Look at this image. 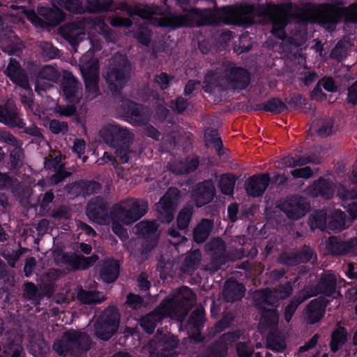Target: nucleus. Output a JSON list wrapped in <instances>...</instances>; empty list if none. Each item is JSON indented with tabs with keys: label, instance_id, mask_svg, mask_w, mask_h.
Masks as SVG:
<instances>
[{
	"label": "nucleus",
	"instance_id": "1",
	"mask_svg": "<svg viewBox=\"0 0 357 357\" xmlns=\"http://www.w3.org/2000/svg\"><path fill=\"white\" fill-rule=\"evenodd\" d=\"M118 9L130 17L138 16L153 20L160 27L177 29L181 27H200L223 23L226 25H252L255 17L273 20L281 11V6L270 2L264 3H241L213 8H192L185 14L169 13L164 15L162 7L155 5L132 6L126 1L119 3Z\"/></svg>",
	"mask_w": 357,
	"mask_h": 357
},
{
	"label": "nucleus",
	"instance_id": "2",
	"mask_svg": "<svg viewBox=\"0 0 357 357\" xmlns=\"http://www.w3.org/2000/svg\"><path fill=\"white\" fill-rule=\"evenodd\" d=\"M341 2L323 3L314 8L315 22L329 31L335 29L342 19L346 24H357V2L340 6Z\"/></svg>",
	"mask_w": 357,
	"mask_h": 357
},
{
	"label": "nucleus",
	"instance_id": "3",
	"mask_svg": "<svg viewBox=\"0 0 357 357\" xmlns=\"http://www.w3.org/2000/svg\"><path fill=\"white\" fill-rule=\"evenodd\" d=\"M100 136L105 144L115 149V153L122 163L129 161L133 134L126 127L112 123L100 130Z\"/></svg>",
	"mask_w": 357,
	"mask_h": 357
},
{
	"label": "nucleus",
	"instance_id": "4",
	"mask_svg": "<svg viewBox=\"0 0 357 357\" xmlns=\"http://www.w3.org/2000/svg\"><path fill=\"white\" fill-rule=\"evenodd\" d=\"M131 63L126 55L116 54L107 68L104 78L116 100L122 98V91L130 79Z\"/></svg>",
	"mask_w": 357,
	"mask_h": 357
},
{
	"label": "nucleus",
	"instance_id": "5",
	"mask_svg": "<svg viewBox=\"0 0 357 357\" xmlns=\"http://www.w3.org/2000/svg\"><path fill=\"white\" fill-rule=\"evenodd\" d=\"M184 309L183 300L175 296H167L152 312L140 319L139 325L147 334H153L159 323L165 319L176 317Z\"/></svg>",
	"mask_w": 357,
	"mask_h": 357
},
{
	"label": "nucleus",
	"instance_id": "6",
	"mask_svg": "<svg viewBox=\"0 0 357 357\" xmlns=\"http://www.w3.org/2000/svg\"><path fill=\"white\" fill-rule=\"evenodd\" d=\"M92 340L85 332L78 330H68L53 344V349L62 357H79L91 348Z\"/></svg>",
	"mask_w": 357,
	"mask_h": 357
},
{
	"label": "nucleus",
	"instance_id": "7",
	"mask_svg": "<svg viewBox=\"0 0 357 357\" xmlns=\"http://www.w3.org/2000/svg\"><path fill=\"white\" fill-rule=\"evenodd\" d=\"M147 201L134 199L127 202L126 206H119L112 211V216L124 225L132 224L142 218L148 211Z\"/></svg>",
	"mask_w": 357,
	"mask_h": 357
},
{
	"label": "nucleus",
	"instance_id": "8",
	"mask_svg": "<svg viewBox=\"0 0 357 357\" xmlns=\"http://www.w3.org/2000/svg\"><path fill=\"white\" fill-rule=\"evenodd\" d=\"M120 314L115 307L105 309L95 324L96 336L102 340H109L118 331Z\"/></svg>",
	"mask_w": 357,
	"mask_h": 357
},
{
	"label": "nucleus",
	"instance_id": "9",
	"mask_svg": "<svg viewBox=\"0 0 357 357\" xmlns=\"http://www.w3.org/2000/svg\"><path fill=\"white\" fill-rule=\"evenodd\" d=\"M116 100L120 103L121 112L131 125L139 126L148 124L149 114L144 105L126 98L123 96Z\"/></svg>",
	"mask_w": 357,
	"mask_h": 357
},
{
	"label": "nucleus",
	"instance_id": "10",
	"mask_svg": "<svg viewBox=\"0 0 357 357\" xmlns=\"http://www.w3.org/2000/svg\"><path fill=\"white\" fill-rule=\"evenodd\" d=\"M303 289L309 298L317 295L325 298L331 297L336 292V275L331 272H324L316 284L305 286Z\"/></svg>",
	"mask_w": 357,
	"mask_h": 357
},
{
	"label": "nucleus",
	"instance_id": "11",
	"mask_svg": "<svg viewBox=\"0 0 357 357\" xmlns=\"http://www.w3.org/2000/svg\"><path fill=\"white\" fill-rule=\"evenodd\" d=\"M88 218L93 222L105 225L110 222L112 214H109V204L101 196L91 199L86 208Z\"/></svg>",
	"mask_w": 357,
	"mask_h": 357
},
{
	"label": "nucleus",
	"instance_id": "12",
	"mask_svg": "<svg viewBox=\"0 0 357 357\" xmlns=\"http://www.w3.org/2000/svg\"><path fill=\"white\" fill-rule=\"evenodd\" d=\"M279 208L289 218L298 220L309 211L310 203L306 198L294 195L283 200Z\"/></svg>",
	"mask_w": 357,
	"mask_h": 357
},
{
	"label": "nucleus",
	"instance_id": "13",
	"mask_svg": "<svg viewBox=\"0 0 357 357\" xmlns=\"http://www.w3.org/2000/svg\"><path fill=\"white\" fill-rule=\"evenodd\" d=\"M0 123L10 128H24V132L33 137L42 135L40 128L36 126L25 128L26 123L15 108L0 105Z\"/></svg>",
	"mask_w": 357,
	"mask_h": 357
},
{
	"label": "nucleus",
	"instance_id": "14",
	"mask_svg": "<svg viewBox=\"0 0 357 357\" xmlns=\"http://www.w3.org/2000/svg\"><path fill=\"white\" fill-rule=\"evenodd\" d=\"M177 188H169L160 198L158 204L159 218L161 222L169 223L174 217L175 205L179 198Z\"/></svg>",
	"mask_w": 357,
	"mask_h": 357
},
{
	"label": "nucleus",
	"instance_id": "15",
	"mask_svg": "<svg viewBox=\"0 0 357 357\" xmlns=\"http://www.w3.org/2000/svg\"><path fill=\"white\" fill-rule=\"evenodd\" d=\"M215 195L216 190L212 179L197 183L192 191V198L198 208L211 203Z\"/></svg>",
	"mask_w": 357,
	"mask_h": 357
},
{
	"label": "nucleus",
	"instance_id": "16",
	"mask_svg": "<svg viewBox=\"0 0 357 357\" xmlns=\"http://www.w3.org/2000/svg\"><path fill=\"white\" fill-rule=\"evenodd\" d=\"M61 87L64 97L70 104H78L82 97V86L72 73L63 75Z\"/></svg>",
	"mask_w": 357,
	"mask_h": 357
},
{
	"label": "nucleus",
	"instance_id": "17",
	"mask_svg": "<svg viewBox=\"0 0 357 357\" xmlns=\"http://www.w3.org/2000/svg\"><path fill=\"white\" fill-rule=\"evenodd\" d=\"M225 77L229 86L237 90L245 89L250 82L249 71L243 67H231L225 69Z\"/></svg>",
	"mask_w": 357,
	"mask_h": 357
},
{
	"label": "nucleus",
	"instance_id": "18",
	"mask_svg": "<svg viewBox=\"0 0 357 357\" xmlns=\"http://www.w3.org/2000/svg\"><path fill=\"white\" fill-rule=\"evenodd\" d=\"M330 300L324 296H319L312 300L305 308L307 321L310 324L319 322L324 316L326 308Z\"/></svg>",
	"mask_w": 357,
	"mask_h": 357
},
{
	"label": "nucleus",
	"instance_id": "19",
	"mask_svg": "<svg viewBox=\"0 0 357 357\" xmlns=\"http://www.w3.org/2000/svg\"><path fill=\"white\" fill-rule=\"evenodd\" d=\"M271 183L268 174H255L250 176L245 183V190L248 195L252 197L263 195Z\"/></svg>",
	"mask_w": 357,
	"mask_h": 357
},
{
	"label": "nucleus",
	"instance_id": "20",
	"mask_svg": "<svg viewBox=\"0 0 357 357\" xmlns=\"http://www.w3.org/2000/svg\"><path fill=\"white\" fill-rule=\"evenodd\" d=\"M59 33L70 45H77L84 35V24L80 21L67 22L59 28Z\"/></svg>",
	"mask_w": 357,
	"mask_h": 357
},
{
	"label": "nucleus",
	"instance_id": "21",
	"mask_svg": "<svg viewBox=\"0 0 357 357\" xmlns=\"http://www.w3.org/2000/svg\"><path fill=\"white\" fill-rule=\"evenodd\" d=\"M310 190L314 197H321L326 199H331L335 193L334 184L329 178L320 176L314 181Z\"/></svg>",
	"mask_w": 357,
	"mask_h": 357
},
{
	"label": "nucleus",
	"instance_id": "22",
	"mask_svg": "<svg viewBox=\"0 0 357 357\" xmlns=\"http://www.w3.org/2000/svg\"><path fill=\"white\" fill-rule=\"evenodd\" d=\"M98 257L93 255L86 257L79 255H69L68 253H63L62 260L66 265L70 266L73 270H84L91 267L96 261Z\"/></svg>",
	"mask_w": 357,
	"mask_h": 357
},
{
	"label": "nucleus",
	"instance_id": "23",
	"mask_svg": "<svg viewBox=\"0 0 357 357\" xmlns=\"http://www.w3.org/2000/svg\"><path fill=\"white\" fill-rule=\"evenodd\" d=\"M245 286L236 279H229L226 281L222 294L225 300L228 303H233L241 300L245 294Z\"/></svg>",
	"mask_w": 357,
	"mask_h": 357
},
{
	"label": "nucleus",
	"instance_id": "24",
	"mask_svg": "<svg viewBox=\"0 0 357 357\" xmlns=\"http://www.w3.org/2000/svg\"><path fill=\"white\" fill-rule=\"evenodd\" d=\"M59 77V73L56 69L50 65L44 66L39 71L37 75V79L35 85V90L39 93L40 91H45L47 84L43 80L56 82Z\"/></svg>",
	"mask_w": 357,
	"mask_h": 357
},
{
	"label": "nucleus",
	"instance_id": "25",
	"mask_svg": "<svg viewBox=\"0 0 357 357\" xmlns=\"http://www.w3.org/2000/svg\"><path fill=\"white\" fill-rule=\"evenodd\" d=\"M120 265L116 259H107L103 261L100 268V276L103 282L112 283L119 275Z\"/></svg>",
	"mask_w": 357,
	"mask_h": 357
},
{
	"label": "nucleus",
	"instance_id": "26",
	"mask_svg": "<svg viewBox=\"0 0 357 357\" xmlns=\"http://www.w3.org/2000/svg\"><path fill=\"white\" fill-rule=\"evenodd\" d=\"M5 72L9 79L17 85L23 86L27 82V77L24 70L15 59H10Z\"/></svg>",
	"mask_w": 357,
	"mask_h": 357
},
{
	"label": "nucleus",
	"instance_id": "27",
	"mask_svg": "<svg viewBox=\"0 0 357 357\" xmlns=\"http://www.w3.org/2000/svg\"><path fill=\"white\" fill-rule=\"evenodd\" d=\"M178 340L176 337H165L158 345V357H176L178 355Z\"/></svg>",
	"mask_w": 357,
	"mask_h": 357
},
{
	"label": "nucleus",
	"instance_id": "28",
	"mask_svg": "<svg viewBox=\"0 0 357 357\" xmlns=\"http://www.w3.org/2000/svg\"><path fill=\"white\" fill-rule=\"evenodd\" d=\"M337 195L342 201H351L348 204L347 212L352 219H357V189L349 190L342 187L338 190Z\"/></svg>",
	"mask_w": 357,
	"mask_h": 357
},
{
	"label": "nucleus",
	"instance_id": "29",
	"mask_svg": "<svg viewBox=\"0 0 357 357\" xmlns=\"http://www.w3.org/2000/svg\"><path fill=\"white\" fill-rule=\"evenodd\" d=\"M257 309L261 314V324L268 328H273L278 326L279 312L277 307L268 308L259 305Z\"/></svg>",
	"mask_w": 357,
	"mask_h": 357
},
{
	"label": "nucleus",
	"instance_id": "30",
	"mask_svg": "<svg viewBox=\"0 0 357 357\" xmlns=\"http://www.w3.org/2000/svg\"><path fill=\"white\" fill-rule=\"evenodd\" d=\"M308 298L303 289L291 298L284 310V318L287 323L291 321L298 306Z\"/></svg>",
	"mask_w": 357,
	"mask_h": 357
},
{
	"label": "nucleus",
	"instance_id": "31",
	"mask_svg": "<svg viewBox=\"0 0 357 357\" xmlns=\"http://www.w3.org/2000/svg\"><path fill=\"white\" fill-rule=\"evenodd\" d=\"M348 332L344 326H337L331 333L330 349L333 353L338 351L347 342Z\"/></svg>",
	"mask_w": 357,
	"mask_h": 357
},
{
	"label": "nucleus",
	"instance_id": "32",
	"mask_svg": "<svg viewBox=\"0 0 357 357\" xmlns=\"http://www.w3.org/2000/svg\"><path fill=\"white\" fill-rule=\"evenodd\" d=\"M349 245L335 236H330L326 242V249L333 256H341L349 254Z\"/></svg>",
	"mask_w": 357,
	"mask_h": 357
},
{
	"label": "nucleus",
	"instance_id": "33",
	"mask_svg": "<svg viewBox=\"0 0 357 357\" xmlns=\"http://www.w3.org/2000/svg\"><path fill=\"white\" fill-rule=\"evenodd\" d=\"M83 80L85 84L86 90L91 93L98 92V73L97 69L90 66L85 70H82Z\"/></svg>",
	"mask_w": 357,
	"mask_h": 357
},
{
	"label": "nucleus",
	"instance_id": "34",
	"mask_svg": "<svg viewBox=\"0 0 357 357\" xmlns=\"http://www.w3.org/2000/svg\"><path fill=\"white\" fill-rule=\"evenodd\" d=\"M213 227V221L204 218L193 231V240L197 243H204L208 237Z\"/></svg>",
	"mask_w": 357,
	"mask_h": 357
},
{
	"label": "nucleus",
	"instance_id": "35",
	"mask_svg": "<svg viewBox=\"0 0 357 357\" xmlns=\"http://www.w3.org/2000/svg\"><path fill=\"white\" fill-rule=\"evenodd\" d=\"M347 215L340 209L335 210L328 220V228L334 231H341L347 228Z\"/></svg>",
	"mask_w": 357,
	"mask_h": 357
},
{
	"label": "nucleus",
	"instance_id": "36",
	"mask_svg": "<svg viewBox=\"0 0 357 357\" xmlns=\"http://www.w3.org/2000/svg\"><path fill=\"white\" fill-rule=\"evenodd\" d=\"M201 253L199 250H193L187 254L181 265V271L192 274L199 266Z\"/></svg>",
	"mask_w": 357,
	"mask_h": 357
},
{
	"label": "nucleus",
	"instance_id": "37",
	"mask_svg": "<svg viewBox=\"0 0 357 357\" xmlns=\"http://www.w3.org/2000/svg\"><path fill=\"white\" fill-rule=\"evenodd\" d=\"M77 300L82 304H99L105 300V296L100 291H93L81 289L77 294Z\"/></svg>",
	"mask_w": 357,
	"mask_h": 357
},
{
	"label": "nucleus",
	"instance_id": "38",
	"mask_svg": "<svg viewBox=\"0 0 357 357\" xmlns=\"http://www.w3.org/2000/svg\"><path fill=\"white\" fill-rule=\"evenodd\" d=\"M9 8L16 10L18 14H23L26 18L36 27H44L45 22L42 20L33 9H27L24 6L10 4Z\"/></svg>",
	"mask_w": 357,
	"mask_h": 357
},
{
	"label": "nucleus",
	"instance_id": "39",
	"mask_svg": "<svg viewBox=\"0 0 357 357\" xmlns=\"http://www.w3.org/2000/svg\"><path fill=\"white\" fill-rule=\"evenodd\" d=\"M204 139L207 143L213 145L218 155H224V146L217 129L207 128L204 131Z\"/></svg>",
	"mask_w": 357,
	"mask_h": 357
},
{
	"label": "nucleus",
	"instance_id": "40",
	"mask_svg": "<svg viewBox=\"0 0 357 357\" xmlns=\"http://www.w3.org/2000/svg\"><path fill=\"white\" fill-rule=\"evenodd\" d=\"M255 301L257 307H259V305L277 307L279 303V298L275 292H273L269 288H265L259 291V297Z\"/></svg>",
	"mask_w": 357,
	"mask_h": 357
},
{
	"label": "nucleus",
	"instance_id": "41",
	"mask_svg": "<svg viewBox=\"0 0 357 357\" xmlns=\"http://www.w3.org/2000/svg\"><path fill=\"white\" fill-rule=\"evenodd\" d=\"M39 14L47 21V24L56 26L64 20V14L59 9H53L50 7L40 8Z\"/></svg>",
	"mask_w": 357,
	"mask_h": 357
},
{
	"label": "nucleus",
	"instance_id": "42",
	"mask_svg": "<svg viewBox=\"0 0 357 357\" xmlns=\"http://www.w3.org/2000/svg\"><path fill=\"white\" fill-rule=\"evenodd\" d=\"M158 225L155 221L144 220L135 226L136 234L142 237L159 236Z\"/></svg>",
	"mask_w": 357,
	"mask_h": 357
},
{
	"label": "nucleus",
	"instance_id": "43",
	"mask_svg": "<svg viewBox=\"0 0 357 357\" xmlns=\"http://www.w3.org/2000/svg\"><path fill=\"white\" fill-rule=\"evenodd\" d=\"M236 181V177L233 174H224L218 181V188L222 194L231 195L234 193Z\"/></svg>",
	"mask_w": 357,
	"mask_h": 357
},
{
	"label": "nucleus",
	"instance_id": "44",
	"mask_svg": "<svg viewBox=\"0 0 357 357\" xmlns=\"http://www.w3.org/2000/svg\"><path fill=\"white\" fill-rule=\"evenodd\" d=\"M24 296L33 303H39L43 298V294L40 291L37 286L31 282H26L23 285Z\"/></svg>",
	"mask_w": 357,
	"mask_h": 357
},
{
	"label": "nucleus",
	"instance_id": "45",
	"mask_svg": "<svg viewBox=\"0 0 357 357\" xmlns=\"http://www.w3.org/2000/svg\"><path fill=\"white\" fill-rule=\"evenodd\" d=\"M286 109H287V105L278 97L268 99L264 106V111L275 114H280Z\"/></svg>",
	"mask_w": 357,
	"mask_h": 357
},
{
	"label": "nucleus",
	"instance_id": "46",
	"mask_svg": "<svg viewBox=\"0 0 357 357\" xmlns=\"http://www.w3.org/2000/svg\"><path fill=\"white\" fill-rule=\"evenodd\" d=\"M188 324L194 329L201 331L204 326L205 312L204 310L196 308L194 310L188 319Z\"/></svg>",
	"mask_w": 357,
	"mask_h": 357
},
{
	"label": "nucleus",
	"instance_id": "47",
	"mask_svg": "<svg viewBox=\"0 0 357 357\" xmlns=\"http://www.w3.org/2000/svg\"><path fill=\"white\" fill-rule=\"evenodd\" d=\"M23 349L22 344L14 340H8L3 346L0 357H20Z\"/></svg>",
	"mask_w": 357,
	"mask_h": 357
},
{
	"label": "nucleus",
	"instance_id": "48",
	"mask_svg": "<svg viewBox=\"0 0 357 357\" xmlns=\"http://www.w3.org/2000/svg\"><path fill=\"white\" fill-rule=\"evenodd\" d=\"M88 10L91 13H102L109 10L113 0H86Z\"/></svg>",
	"mask_w": 357,
	"mask_h": 357
},
{
	"label": "nucleus",
	"instance_id": "49",
	"mask_svg": "<svg viewBox=\"0 0 357 357\" xmlns=\"http://www.w3.org/2000/svg\"><path fill=\"white\" fill-rule=\"evenodd\" d=\"M82 190V196H90L98 193L102 188L101 185L94 180L80 179L78 183Z\"/></svg>",
	"mask_w": 357,
	"mask_h": 357
},
{
	"label": "nucleus",
	"instance_id": "50",
	"mask_svg": "<svg viewBox=\"0 0 357 357\" xmlns=\"http://www.w3.org/2000/svg\"><path fill=\"white\" fill-rule=\"evenodd\" d=\"M228 351V347L219 338L210 345L206 354L208 357H226Z\"/></svg>",
	"mask_w": 357,
	"mask_h": 357
},
{
	"label": "nucleus",
	"instance_id": "51",
	"mask_svg": "<svg viewBox=\"0 0 357 357\" xmlns=\"http://www.w3.org/2000/svg\"><path fill=\"white\" fill-rule=\"evenodd\" d=\"M143 242L140 250L141 258L143 260L148 259L150 252L155 248L158 243L159 236L142 237Z\"/></svg>",
	"mask_w": 357,
	"mask_h": 357
},
{
	"label": "nucleus",
	"instance_id": "52",
	"mask_svg": "<svg viewBox=\"0 0 357 357\" xmlns=\"http://www.w3.org/2000/svg\"><path fill=\"white\" fill-rule=\"evenodd\" d=\"M192 215V208L185 206L178 213L176 219L177 227L179 229L188 228Z\"/></svg>",
	"mask_w": 357,
	"mask_h": 357
},
{
	"label": "nucleus",
	"instance_id": "53",
	"mask_svg": "<svg viewBox=\"0 0 357 357\" xmlns=\"http://www.w3.org/2000/svg\"><path fill=\"white\" fill-rule=\"evenodd\" d=\"M59 6L68 12L81 14L84 12L81 0H56Z\"/></svg>",
	"mask_w": 357,
	"mask_h": 357
},
{
	"label": "nucleus",
	"instance_id": "54",
	"mask_svg": "<svg viewBox=\"0 0 357 357\" xmlns=\"http://www.w3.org/2000/svg\"><path fill=\"white\" fill-rule=\"evenodd\" d=\"M300 264L314 262L317 260V254L314 250L309 245H305L299 251L297 252Z\"/></svg>",
	"mask_w": 357,
	"mask_h": 357
},
{
	"label": "nucleus",
	"instance_id": "55",
	"mask_svg": "<svg viewBox=\"0 0 357 357\" xmlns=\"http://www.w3.org/2000/svg\"><path fill=\"white\" fill-rule=\"evenodd\" d=\"M49 129L54 135H66L68 132V124L66 121L52 119L49 122Z\"/></svg>",
	"mask_w": 357,
	"mask_h": 357
},
{
	"label": "nucleus",
	"instance_id": "56",
	"mask_svg": "<svg viewBox=\"0 0 357 357\" xmlns=\"http://www.w3.org/2000/svg\"><path fill=\"white\" fill-rule=\"evenodd\" d=\"M206 84L204 91L210 94H215L216 93H222L226 91V87L221 84L218 80L208 81V77L206 76L204 79Z\"/></svg>",
	"mask_w": 357,
	"mask_h": 357
},
{
	"label": "nucleus",
	"instance_id": "57",
	"mask_svg": "<svg viewBox=\"0 0 357 357\" xmlns=\"http://www.w3.org/2000/svg\"><path fill=\"white\" fill-rule=\"evenodd\" d=\"M42 55L47 59H53L59 56V50L52 43L44 42L40 45Z\"/></svg>",
	"mask_w": 357,
	"mask_h": 357
},
{
	"label": "nucleus",
	"instance_id": "58",
	"mask_svg": "<svg viewBox=\"0 0 357 357\" xmlns=\"http://www.w3.org/2000/svg\"><path fill=\"white\" fill-rule=\"evenodd\" d=\"M328 220L326 213L324 211H318L313 216L312 225L321 230H324L328 227Z\"/></svg>",
	"mask_w": 357,
	"mask_h": 357
},
{
	"label": "nucleus",
	"instance_id": "59",
	"mask_svg": "<svg viewBox=\"0 0 357 357\" xmlns=\"http://www.w3.org/2000/svg\"><path fill=\"white\" fill-rule=\"evenodd\" d=\"M280 300H284L289 297L293 293V286L291 281L280 284L274 291Z\"/></svg>",
	"mask_w": 357,
	"mask_h": 357
},
{
	"label": "nucleus",
	"instance_id": "60",
	"mask_svg": "<svg viewBox=\"0 0 357 357\" xmlns=\"http://www.w3.org/2000/svg\"><path fill=\"white\" fill-rule=\"evenodd\" d=\"M10 162L13 169L21 166L22 159L24 156V151L20 147H14L10 153Z\"/></svg>",
	"mask_w": 357,
	"mask_h": 357
},
{
	"label": "nucleus",
	"instance_id": "61",
	"mask_svg": "<svg viewBox=\"0 0 357 357\" xmlns=\"http://www.w3.org/2000/svg\"><path fill=\"white\" fill-rule=\"evenodd\" d=\"M242 336V332L240 330H235L223 333L219 339L228 347L229 344L236 342Z\"/></svg>",
	"mask_w": 357,
	"mask_h": 357
},
{
	"label": "nucleus",
	"instance_id": "62",
	"mask_svg": "<svg viewBox=\"0 0 357 357\" xmlns=\"http://www.w3.org/2000/svg\"><path fill=\"white\" fill-rule=\"evenodd\" d=\"M151 32L146 28H140L135 33L134 37L137 40L138 43L149 46L151 41Z\"/></svg>",
	"mask_w": 357,
	"mask_h": 357
},
{
	"label": "nucleus",
	"instance_id": "63",
	"mask_svg": "<svg viewBox=\"0 0 357 357\" xmlns=\"http://www.w3.org/2000/svg\"><path fill=\"white\" fill-rule=\"evenodd\" d=\"M126 303L129 307L138 310L144 306V301L142 296L134 293H129L126 296Z\"/></svg>",
	"mask_w": 357,
	"mask_h": 357
},
{
	"label": "nucleus",
	"instance_id": "64",
	"mask_svg": "<svg viewBox=\"0 0 357 357\" xmlns=\"http://www.w3.org/2000/svg\"><path fill=\"white\" fill-rule=\"evenodd\" d=\"M266 347L273 351L283 352L286 349V344L276 337H268L266 341Z\"/></svg>",
	"mask_w": 357,
	"mask_h": 357
}]
</instances>
